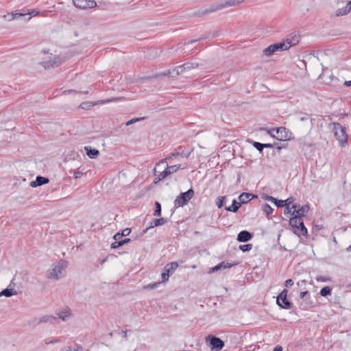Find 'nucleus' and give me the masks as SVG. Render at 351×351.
I'll use <instances>...</instances> for the list:
<instances>
[{"label":"nucleus","instance_id":"1","mask_svg":"<svg viewBox=\"0 0 351 351\" xmlns=\"http://www.w3.org/2000/svg\"><path fill=\"white\" fill-rule=\"evenodd\" d=\"M244 0H223L221 2L211 5L208 8L199 10L197 12H195L193 15L195 16L201 17L215 12L217 10H222L223 8L239 5Z\"/></svg>","mask_w":351,"mask_h":351},{"label":"nucleus","instance_id":"2","mask_svg":"<svg viewBox=\"0 0 351 351\" xmlns=\"http://www.w3.org/2000/svg\"><path fill=\"white\" fill-rule=\"evenodd\" d=\"M67 267V261L60 259L58 262L53 263L51 268L47 271V278L48 279L58 280L66 274V269Z\"/></svg>","mask_w":351,"mask_h":351},{"label":"nucleus","instance_id":"3","mask_svg":"<svg viewBox=\"0 0 351 351\" xmlns=\"http://www.w3.org/2000/svg\"><path fill=\"white\" fill-rule=\"evenodd\" d=\"M332 132L336 139L341 146H344L348 142V136L346 132V128L339 123H330Z\"/></svg>","mask_w":351,"mask_h":351},{"label":"nucleus","instance_id":"4","mask_svg":"<svg viewBox=\"0 0 351 351\" xmlns=\"http://www.w3.org/2000/svg\"><path fill=\"white\" fill-rule=\"evenodd\" d=\"M194 195L193 189H189L187 191L181 193L174 200L175 208L183 207Z\"/></svg>","mask_w":351,"mask_h":351},{"label":"nucleus","instance_id":"5","mask_svg":"<svg viewBox=\"0 0 351 351\" xmlns=\"http://www.w3.org/2000/svg\"><path fill=\"white\" fill-rule=\"evenodd\" d=\"M206 341L213 350H221L224 346L223 341L220 338L213 335L207 336Z\"/></svg>","mask_w":351,"mask_h":351},{"label":"nucleus","instance_id":"6","mask_svg":"<svg viewBox=\"0 0 351 351\" xmlns=\"http://www.w3.org/2000/svg\"><path fill=\"white\" fill-rule=\"evenodd\" d=\"M276 134H277L276 139L281 141L290 140L292 136V133L285 127L276 128Z\"/></svg>","mask_w":351,"mask_h":351},{"label":"nucleus","instance_id":"7","mask_svg":"<svg viewBox=\"0 0 351 351\" xmlns=\"http://www.w3.org/2000/svg\"><path fill=\"white\" fill-rule=\"evenodd\" d=\"M73 2L76 8L82 10L93 8L97 6V3L94 0H73Z\"/></svg>","mask_w":351,"mask_h":351},{"label":"nucleus","instance_id":"8","mask_svg":"<svg viewBox=\"0 0 351 351\" xmlns=\"http://www.w3.org/2000/svg\"><path fill=\"white\" fill-rule=\"evenodd\" d=\"M292 208L293 210L292 212V215H295L302 219L309 210L308 205H304L302 206H300L298 204H293Z\"/></svg>","mask_w":351,"mask_h":351},{"label":"nucleus","instance_id":"9","mask_svg":"<svg viewBox=\"0 0 351 351\" xmlns=\"http://www.w3.org/2000/svg\"><path fill=\"white\" fill-rule=\"evenodd\" d=\"M238 264H239V263H237V262H234L232 263H226L224 261H222L220 263H219L218 265H217L215 267H212L210 269V271H208V273H210H210H214V272L217 271L221 270V269H227V268H230L231 267L237 265Z\"/></svg>","mask_w":351,"mask_h":351},{"label":"nucleus","instance_id":"10","mask_svg":"<svg viewBox=\"0 0 351 351\" xmlns=\"http://www.w3.org/2000/svg\"><path fill=\"white\" fill-rule=\"evenodd\" d=\"M286 43H287L289 48L292 46H295L300 42V36L298 34L293 32L287 36L286 40H285Z\"/></svg>","mask_w":351,"mask_h":351},{"label":"nucleus","instance_id":"11","mask_svg":"<svg viewBox=\"0 0 351 351\" xmlns=\"http://www.w3.org/2000/svg\"><path fill=\"white\" fill-rule=\"evenodd\" d=\"M39 12L36 10H32L31 12H28L27 14H22V13H12L11 14H8V16H10V18L8 19L9 21L19 19L21 16H28L26 20H29L32 17V16H36L38 15Z\"/></svg>","mask_w":351,"mask_h":351},{"label":"nucleus","instance_id":"12","mask_svg":"<svg viewBox=\"0 0 351 351\" xmlns=\"http://www.w3.org/2000/svg\"><path fill=\"white\" fill-rule=\"evenodd\" d=\"M276 303L280 308L284 309H291L293 306V303L287 298H282L281 299L276 298Z\"/></svg>","mask_w":351,"mask_h":351},{"label":"nucleus","instance_id":"13","mask_svg":"<svg viewBox=\"0 0 351 351\" xmlns=\"http://www.w3.org/2000/svg\"><path fill=\"white\" fill-rule=\"evenodd\" d=\"M252 233L247 230L241 231L237 235V241L239 242H247L252 238Z\"/></svg>","mask_w":351,"mask_h":351},{"label":"nucleus","instance_id":"14","mask_svg":"<svg viewBox=\"0 0 351 351\" xmlns=\"http://www.w3.org/2000/svg\"><path fill=\"white\" fill-rule=\"evenodd\" d=\"M57 320V317L53 315H45L37 319V324L43 323L53 324Z\"/></svg>","mask_w":351,"mask_h":351},{"label":"nucleus","instance_id":"15","mask_svg":"<svg viewBox=\"0 0 351 351\" xmlns=\"http://www.w3.org/2000/svg\"><path fill=\"white\" fill-rule=\"evenodd\" d=\"M49 182V180L47 178L38 176L36 177L35 180L31 182L30 186L32 187H37L38 186H42L43 184H47Z\"/></svg>","mask_w":351,"mask_h":351},{"label":"nucleus","instance_id":"16","mask_svg":"<svg viewBox=\"0 0 351 351\" xmlns=\"http://www.w3.org/2000/svg\"><path fill=\"white\" fill-rule=\"evenodd\" d=\"M255 197H257V195H254L252 193H242L239 196V201L240 202V203L242 204H246L248 202H250L251 199H252L253 198H255Z\"/></svg>","mask_w":351,"mask_h":351},{"label":"nucleus","instance_id":"17","mask_svg":"<svg viewBox=\"0 0 351 351\" xmlns=\"http://www.w3.org/2000/svg\"><path fill=\"white\" fill-rule=\"evenodd\" d=\"M199 66V64L197 62H186L180 66L179 68L182 70V73L184 71H189L191 69H196Z\"/></svg>","mask_w":351,"mask_h":351},{"label":"nucleus","instance_id":"18","mask_svg":"<svg viewBox=\"0 0 351 351\" xmlns=\"http://www.w3.org/2000/svg\"><path fill=\"white\" fill-rule=\"evenodd\" d=\"M84 149L86 152V155L91 159L96 158L99 155V150L92 148L90 146H86Z\"/></svg>","mask_w":351,"mask_h":351},{"label":"nucleus","instance_id":"19","mask_svg":"<svg viewBox=\"0 0 351 351\" xmlns=\"http://www.w3.org/2000/svg\"><path fill=\"white\" fill-rule=\"evenodd\" d=\"M277 46L276 44L270 45L269 47L263 49V54L267 57H270L274 55V53L277 52Z\"/></svg>","mask_w":351,"mask_h":351},{"label":"nucleus","instance_id":"20","mask_svg":"<svg viewBox=\"0 0 351 351\" xmlns=\"http://www.w3.org/2000/svg\"><path fill=\"white\" fill-rule=\"evenodd\" d=\"M241 204L240 202H237L236 199H233L232 205L230 206L226 207V210L232 213H236L241 207Z\"/></svg>","mask_w":351,"mask_h":351},{"label":"nucleus","instance_id":"21","mask_svg":"<svg viewBox=\"0 0 351 351\" xmlns=\"http://www.w3.org/2000/svg\"><path fill=\"white\" fill-rule=\"evenodd\" d=\"M167 222V219L165 218L162 217V218H159V219H155L151 222L149 228H153L156 226H162V225L166 223Z\"/></svg>","mask_w":351,"mask_h":351},{"label":"nucleus","instance_id":"22","mask_svg":"<svg viewBox=\"0 0 351 351\" xmlns=\"http://www.w3.org/2000/svg\"><path fill=\"white\" fill-rule=\"evenodd\" d=\"M16 293L17 292L13 289L6 288L0 292V297L3 295L5 297H11Z\"/></svg>","mask_w":351,"mask_h":351},{"label":"nucleus","instance_id":"23","mask_svg":"<svg viewBox=\"0 0 351 351\" xmlns=\"http://www.w3.org/2000/svg\"><path fill=\"white\" fill-rule=\"evenodd\" d=\"M178 264L177 262H171L164 267L166 270H167L170 274H172L174 271L178 268Z\"/></svg>","mask_w":351,"mask_h":351},{"label":"nucleus","instance_id":"24","mask_svg":"<svg viewBox=\"0 0 351 351\" xmlns=\"http://www.w3.org/2000/svg\"><path fill=\"white\" fill-rule=\"evenodd\" d=\"M303 221L302 219L295 215H292L289 220V224L294 228H296L298 226V222Z\"/></svg>","mask_w":351,"mask_h":351},{"label":"nucleus","instance_id":"25","mask_svg":"<svg viewBox=\"0 0 351 351\" xmlns=\"http://www.w3.org/2000/svg\"><path fill=\"white\" fill-rule=\"evenodd\" d=\"M350 12L347 5H346L343 8L337 10L335 14L337 16H341L348 14Z\"/></svg>","mask_w":351,"mask_h":351},{"label":"nucleus","instance_id":"26","mask_svg":"<svg viewBox=\"0 0 351 351\" xmlns=\"http://www.w3.org/2000/svg\"><path fill=\"white\" fill-rule=\"evenodd\" d=\"M321 296L326 297L332 294V289L330 287L326 286L323 287L319 292Z\"/></svg>","mask_w":351,"mask_h":351},{"label":"nucleus","instance_id":"27","mask_svg":"<svg viewBox=\"0 0 351 351\" xmlns=\"http://www.w3.org/2000/svg\"><path fill=\"white\" fill-rule=\"evenodd\" d=\"M57 315L58 316V317L60 319L64 321V320H66V318L70 317L71 313H70L69 310H65V311H59L57 313Z\"/></svg>","mask_w":351,"mask_h":351},{"label":"nucleus","instance_id":"28","mask_svg":"<svg viewBox=\"0 0 351 351\" xmlns=\"http://www.w3.org/2000/svg\"><path fill=\"white\" fill-rule=\"evenodd\" d=\"M180 168V165H176L172 166H169L168 165H167V167L164 171H167V172H169V176L171 173L176 172Z\"/></svg>","mask_w":351,"mask_h":351},{"label":"nucleus","instance_id":"29","mask_svg":"<svg viewBox=\"0 0 351 351\" xmlns=\"http://www.w3.org/2000/svg\"><path fill=\"white\" fill-rule=\"evenodd\" d=\"M276 46H277L278 51H282L289 49V46H288L287 43L285 41L281 43H275Z\"/></svg>","mask_w":351,"mask_h":351},{"label":"nucleus","instance_id":"30","mask_svg":"<svg viewBox=\"0 0 351 351\" xmlns=\"http://www.w3.org/2000/svg\"><path fill=\"white\" fill-rule=\"evenodd\" d=\"M262 210L267 217L273 213L274 209L267 204H265L262 206Z\"/></svg>","mask_w":351,"mask_h":351},{"label":"nucleus","instance_id":"31","mask_svg":"<svg viewBox=\"0 0 351 351\" xmlns=\"http://www.w3.org/2000/svg\"><path fill=\"white\" fill-rule=\"evenodd\" d=\"M296 228L298 229L299 230H300L301 234L303 236L307 235L308 230H307L306 228L304 226V224L303 221L298 222V227Z\"/></svg>","mask_w":351,"mask_h":351},{"label":"nucleus","instance_id":"32","mask_svg":"<svg viewBox=\"0 0 351 351\" xmlns=\"http://www.w3.org/2000/svg\"><path fill=\"white\" fill-rule=\"evenodd\" d=\"M168 176H169V172H167V171H162L160 172L158 174V178H155L154 183H157L158 182L165 179Z\"/></svg>","mask_w":351,"mask_h":351},{"label":"nucleus","instance_id":"33","mask_svg":"<svg viewBox=\"0 0 351 351\" xmlns=\"http://www.w3.org/2000/svg\"><path fill=\"white\" fill-rule=\"evenodd\" d=\"M60 61H48L44 62V66L45 69L49 68V67H57L60 65Z\"/></svg>","mask_w":351,"mask_h":351},{"label":"nucleus","instance_id":"34","mask_svg":"<svg viewBox=\"0 0 351 351\" xmlns=\"http://www.w3.org/2000/svg\"><path fill=\"white\" fill-rule=\"evenodd\" d=\"M154 215L156 217H160L161 215V205L158 202H155V210Z\"/></svg>","mask_w":351,"mask_h":351},{"label":"nucleus","instance_id":"35","mask_svg":"<svg viewBox=\"0 0 351 351\" xmlns=\"http://www.w3.org/2000/svg\"><path fill=\"white\" fill-rule=\"evenodd\" d=\"M123 99V97H112V98L107 99L100 100V101H97V104H107V103L112 102V101L121 100Z\"/></svg>","mask_w":351,"mask_h":351},{"label":"nucleus","instance_id":"36","mask_svg":"<svg viewBox=\"0 0 351 351\" xmlns=\"http://www.w3.org/2000/svg\"><path fill=\"white\" fill-rule=\"evenodd\" d=\"M182 73V70L181 71L179 68V66L177 67H175L174 69L171 70V77H176L178 75Z\"/></svg>","mask_w":351,"mask_h":351},{"label":"nucleus","instance_id":"37","mask_svg":"<svg viewBox=\"0 0 351 351\" xmlns=\"http://www.w3.org/2000/svg\"><path fill=\"white\" fill-rule=\"evenodd\" d=\"M252 248V244H251V243L243 244V245H239V249L242 252H244L251 250Z\"/></svg>","mask_w":351,"mask_h":351},{"label":"nucleus","instance_id":"38","mask_svg":"<svg viewBox=\"0 0 351 351\" xmlns=\"http://www.w3.org/2000/svg\"><path fill=\"white\" fill-rule=\"evenodd\" d=\"M253 146L260 152H262L265 148L264 144L259 142H254Z\"/></svg>","mask_w":351,"mask_h":351},{"label":"nucleus","instance_id":"39","mask_svg":"<svg viewBox=\"0 0 351 351\" xmlns=\"http://www.w3.org/2000/svg\"><path fill=\"white\" fill-rule=\"evenodd\" d=\"M170 275L169 272L164 268L163 272L162 273V282H167L169 280Z\"/></svg>","mask_w":351,"mask_h":351},{"label":"nucleus","instance_id":"40","mask_svg":"<svg viewBox=\"0 0 351 351\" xmlns=\"http://www.w3.org/2000/svg\"><path fill=\"white\" fill-rule=\"evenodd\" d=\"M226 199L225 196H220L217 197L216 201V204L218 206V208H221L223 205V201Z\"/></svg>","mask_w":351,"mask_h":351},{"label":"nucleus","instance_id":"41","mask_svg":"<svg viewBox=\"0 0 351 351\" xmlns=\"http://www.w3.org/2000/svg\"><path fill=\"white\" fill-rule=\"evenodd\" d=\"M285 202H283V200H279V199H277L276 198L275 199L274 202V204L278 207V208H280V207H284L285 206Z\"/></svg>","mask_w":351,"mask_h":351},{"label":"nucleus","instance_id":"42","mask_svg":"<svg viewBox=\"0 0 351 351\" xmlns=\"http://www.w3.org/2000/svg\"><path fill=\"white\" fill-rule=\"evenodd\" d=\"M143 119H145V117H138V118L132 119L126 123V125H130L134 123L138 122V121L143 120Z\"/></svg>","mask_w":351,"mask_h":351},{"label":"nucleus","instance_id":"43","mask_svg":"<svg viewBox=\"0 0 351 351\" xmlns=\"http://www.w3.org/2000/svg\"><path fill=\"white\" fill-rule=\"evenodd\" d=\"M316 280L318 282H328V281L330 280L329 277H328V276H317Z\"/></svg>","mask_w":351,"mask_h":351},{"label":"nucleus","instance_id":"44","mask_svg":"<svg viewBox=\"0 0 351 351\" xmlns=\"http://www.w3.org/2000/svg\"><path fill=\"white\" fill-rule=\"evenodd\" d=\"M262 198L263 199H265V200L270 201V202H271L273 203H274V200L276 199L275 197H272L271 195H265V194L262 196Z\"/></svg>","mask_w":351,"mask_h":351},{"label":"nucleus","instance_id":"45","mask_svg":"<svg viewBox=\"0 0 351 351\" xmlns=\"http://www.w3.org/2000/svg\"><path fill=\"white\" fill-rule=\"evenodd\" d=\"M288 290L287 289H284L282 292L277 296L281 299L282 298H287Z\"/></svg>","mask_w":351,"mask_h":351},{"label":"nucleus","instance_id":"46","mask_svg":"<svg viewBox=\"0 0 351 351\" xmlns=\"http://www.w3.org/2000/svg\"><path fill=\"white\" fill-rule=\"evenodd\" d=\"M178 155H180V154L178 152L173 153V154H170L168 157H167L165 159L162 160L160 163H164L166 160L171 159L173 157H176V156H177Z\"/></svg>","mask_w":351,"mask_h":351},{"label":"nucleus","instance_id":"47","mask_svg":"<svg viewBox=\"0 0 351 351\" xmlns=\"http://www.w3.org/2000/svg\"><path fill=\"white\" fill-rule=\"evenodd\" d=\"M276 128H272L267 131L268 134L273 138L276 139L277 134H276Z\"/></svg>","mask_w":351,"mask_h":351},{"label":"nucleus","instance_id":"48","mask_svg":"<svg viewBox=\"0 0 351 351\" xmlns=\"http://www.w3.org/2000/svg\"><path fill=\"white\" fill-rule=\"evenodd\" d=\"M120 246H122V245L121 244V242L120 241H114L113 242L111 245H110V247L112 249H116V248H118Z\"/></svg>","mask_w":351,"mask_h":351},{"label":"nucleus","instance_id":"49","mask_svg":"<svg viewBox=\"0 0 351 351\" xmlns=\"http://www.w3.org/2000/svg\"><path fill=\"white\" fill-rule=\"evenodd\" d=\"M130 232H131V229L127 228H125L124 230H123L121 233H120V234H122V237H125V236L129 235Z\"/></svg>","mask_w":351,"mask_h":351},{"label":"nucleus","instance_id":"50","mask_svg":"<svg viewBox=\"0 0 351 351\" xmlns=\"http://www.w3.org/2000/svg\"><path fill=\"white\" fill-rule=\"evenodd\" d=\"M283 202H285V207H287V206H290V205L293 203V199L292 197H289L287 198V199L285 200H283Z\"/></svg>","mask_w":351,"mask_h":351},{"label":"nucleus","instance_id":"51","mask_svg":"<svg viewBox=\"0 0 351 351\" xmlns=\"http://www.w3.org/2000/svg\"><path fill=\"white\" fill-rule=\"evenodd\" d=\"M292 209H293L292 207L291 208L290 206H287L285 207V210H284V214L285 215H288V214H291L292 215Z\"/></svg>","mask_w":351,"mask_h":351},{"label":"nucleus","instance_id":"52","mask_svg":"<svg viewBox=\"0 0 351 351\" xmlns=\"http://www.w3.org/2000/svg\"><path fill=\"white\" fill-rule=\"evenodd\" d=\"M293 280L292 279H288L285 282V286L286 287H291L293 285Z\"/></svg>","mask_w":351,"mask_h":351},{"label":"nucleus","instance_id":"53","mask_svg":"<svg viewBox=\"0 0 351 351\" xmlns=\"http://www.w3.org/2000/svg\"><path fill=\"white\" fill-rule=\"evenodd\" d=\"M113 238L115 241H120L119 240L122 238V234L118 232L113 237Z\"/></svg>","mask_w":351,"mask_h":351},{"label":"nucleus","instance_id":"54","mask_svg":"<svg viewBox=\"0 0 351 351\" xmlns=\"http://www.w3.org/2000/svg\"><path fill=\"white\" fill-rule=\"evenodd\" d=\"M159 75H160V76H171V69H169L166 71L162 72Z\"/></svg>","mask_w":351,"mask_h":351},{"label":"nucleus","instance_id":"55","mask_svg":"<svg viewBox=\"0 0 351 351\" xmlns=\"http://www.w3.org/2000/svg\"><path fill=\"white\" fill-rule=\"evenodd\" d=\"M206 38V37H201V38L195 39V40H189L187 43H186V44H188V45L193 44V43H195V42H197L198 40H202V39H205Z\"/></svg>","mask_w":351,"mask_h":351},{"label":"nucleus","instance_id":"56","mask_svg":"<svg viewBox=\"0 0 351 351\" xmlns=\"http://www.w3.org/2000/svg\"><path fill=\"white\" fill-rule=\"evenodd\" d=\"M160 284V282H155V283H153V284H149L148 285L147 287H149L150 289H155Z\"/></svg>","mask_w":351,"mask_h":351},{"label":"nucleus","instance_id":"57","mask_svg":"<svg viewBox=\"0 0 351 351\" xmlns=\"http://www.w3.org/2000/svg\"><path fill=\"white\" fill-rule=\"evenodd\" d=\"M309 118H310V115L306 114L304 116L300 117V120L301 121H304L308 120Z\"/></svg>","mask_w":351,"mask_h":351},{"label":"nucleus","instance_id":"58","mask_svg":"<svg viewBox=\"0 0 351 351\" xmlns=\"http://www.w3.org/2000/svg\"><path fill=\"white\" fill-rule=\"evenodd\" d=\"M75 178H79L82 176V173L81 171H75L73 174Z\"/></svg>","mask_w":351,"mask_h":351},{"label":"nucleus","instance_id":"59","mask_svg":"<svg viewBox=\"0 0 351 351\" xmlns=\"http://www.w3.org/2000/svg\"><path fill=\"white\" fill-rule=\"evenodd\" d=\"M308 294V291H302L300 294V298L301 299H303L306 295Z\"/></svg>","mask_w":351,"mask_h":351},{"label":"nucleus","instance_id":"60","mask_svg":"<svg viewBox=\"0 0 351 351\" xmlns=\"http://www.w3.org/2000/svg\"><path fill=\"white\" fill-rule=\"evenodd\" d=\"M265 148H272L274 147L276 144H271V143H263Z\"/></svg>","mask_w":351,"mask_h":351},{"label":"nucleus","instance_id":"61","mask_svg":"<svg viewBox=\"0 0 351 351\" xmlns=\"http://www.w3.org/2000/svg\"><path fill=\"white\" fill-rule=\"evenodd\" d=\"M130 241V239H125L121 241H120L121 244L123 245L124 244H126Z\"/></svg>","mask_w":351,"mask_h":351},{"label":"nucleus","instance_id":"62","mask_svg":"<svg viewBox=\"0 0 351 351\" xmlns=\"http://www.w3.org/2000/svg\"><path fill=\"white\" fill-rule=\"evenodd\" d=\"M273 351H282V348L280 346H277Z\"/></svg>","mask_w":351,"mask_h":351},{"label":"nucleus","instance_id":"63","mask_svg":"<svg viewBox=\"0 0 351 351\" xmlns=\"http://www.w3.org/2000/svg\"><path fill=\"white\" fill-rule=\"evenodd\" d=\"M344 85L346 86H351V81H345Z\"/></svg>","mask_w":351,"mask_h":351},{"label":"nucleus","instance_id":"64","mask_svg":"<svg viewBox=\"0 0 351 351\" xmlns=\"http://www.w3.org/2000/svg\"><path fill=\"white\" fill-rule=\"evenodd\" d=\"M347 7L348 8L349 10L351 11V1H350L348 3H347Z\"/></svg>","mask_w":351,"mask_h":351}]
</instances>
